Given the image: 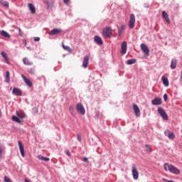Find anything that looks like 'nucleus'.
Masks as SVG:
<instances>
[{
    "instance_id": "1",
    "label": "nucleus",
    "mask_w": 182,
    "mask_h": 182,
    "mask_svg": "<svg viewBox=\"0 0 182 182\" xmlns=\"http://www.w3.org/2000/svg\"><path fill=\"white\" fill-rule=\"evenodd\" d=\"M164 168L165 171H169V173H171L172 174H178L180 173V169H178L177 167L173 164L167 163L164 164Z\"/></svg>"
},
{
    "instance_id": "2",
    "label": "nucleus",
    "mask_w": 182,
    "mask_h": 182,
    "mask_svg": "<svg viewBox=\"0 0 182 182\" xmlns=\"http://www.w3.org/2000/svg\"><path fill=\"white\" fill-rule=\"evenodd\" d=\"M112 28L105 27L102 30V36L103 38H110L112 36Z\"/></svg>"
},
{
    "instance_id": "3",
    "label": "nucleus",
    "mask_w": 182,
    "mask_h": 182,
    "mask_svg": "<svg viewBox=\"0 0 182 182\" xmlns=\"http://www.w3.org/2000/svg\"><path fill=\"white\" fill-rule=\"evenodd\" d=\"M158 112L162 117V119H164V120H168V115H167V113L166 112V110H164V109L159 107Z\"/></svg>"
},
{
    "instance_id": "4",
    "label": "nucleus",
    "mask_w": 182,
    "mask_h": 182,
    "mask_svg": "<svg viewBox=\"0 0 182 182\" xmlns=\"http://www.w3.org/2000/svg\"><path fill=\"white\" fill-rule=\"evenodd\" d=\"M132 173L134 180H137L139 178V170L137 169L136 165H132Z\"/></svg>"
},
{
    "instance_id": "5",
    "label": "nucleus",
    "mask_w": 182,
    "mask_h": 182,
    "mask_svg": "<svg viewBox=\"0 0 182 182\" xmlns=\"http://www.w3.org/2000/svg\"><path fill=\"white\" fill-rule=\"evenodd\" d=\"M136 23V16H134V14H132L129 17V26L131 29H133L134 28V25Z\"/></svg>"
},
{
    "instance_id": "6",
    "label": "nucleus",
    "mask_w": 182,
    "mask_h": 182,
    "mask_svg": "<svg viewBox=\"0 0 182 182\" xmlns=\"http://www.w3.org/2000/svg\"><path fill=\"white\" fill-rule=\"evenodd\" d=\"M141 50L144 53L145 56H149V54L150 53V50H149V47H147V45L145 43H141L140 46Z\"/></svg>"
},
{
    "instance_id": "7",
    "label": "nucleus",
    "mask_w": 182,
    "mask_h": 182,
    "mask_svg": "<svg viewBox=\"0 0 182 182\" xmlns=\"http://www.w3.org/2000/svg\"><path fill=\"white\" fill-rule=\"evenodd\" d=\"M77 111H78L80 114H85L86 113V110L85 109V107H83V105L82 103L79 102L77 104L76 107Z\"/></svg>"
},
{
    "instance_id": "8",
    "label": "nucleus",
    "mask_w": 182,
    "mask_h": 182,
    "mask_svg": "<svg viewBox=\"0 0 182 182\" xmlns=\"http://www.w3.org/2000/svg\"><path fill=\"white\" fill-rule=\"evenodd\" d=\"M132 109L135 116H136V117H140V108H139V106H137L136 104H134L132 105Z\"/></svg>"
},
{
    "instance_id": "9",
    "label": "nucleus",
    "mask_w": 182,
    "mask_h": 182,
    "mask_svg": "<svg viewBox=\"0 0 182 182\" xmlns=\"http://www.w3.org/2000/svg\"><path fill=\"white\" fill-rule=\"evenodd\" d=\"M62 29L60 28H54L51 30L48 33L49 35L55 36V35H60V33H62Z\"/></svg>"
},
{
    "instance_id": "10",
    "label": "nucleus",
    "mask_w": 182,
    "mask_h": 182,
    "mask_svg": "<svg viewBox=\"0 0 182 182\" xmlns=\"http://www.w3.org/2000/svg\"><path fill=\"white\" fill-rule=\"evenodd\" d=\"M18 143L21 155L23 157H25V149L23 148V144H22V142L21 141H18Z\"/></svg>"
},
{
    "instance_id": "11",
    "label": "nucleus",
    "mask_w": 182,
    "mask_h": 182,
    "mask_svg": "<svg viewBox=\"0 0 182 182\" xmlns=\"http://www.w3.org/2000/svg\"><path fill=\"white\" fill-rule=\"evenodd\" d=\"M121 48L122 55H126V52H127V43L126 41L122 42Z\"/></svg>"
},
{
    "instance_id": "12",
    "label": "nucleus",
    "mask_w": 182,
    "mask_h": 182,
    "mask_svg": "<svg viewBox=\"0 0 182 182\" xmlns=\"http://www.w3.org/2000/svg\"><path fill=\"white\" fill-rule=\"evenodd\" d=\"M22 79L24 80L25 83L29 87H32V81L29 80V78L26 77L25 75H21Z\"/></svg>"
},
{
    "instance_id": "13",
    "label": "nucleus",
    "mask_w": 182,
    "mask_h": 182,
    "mask_svg": "<svg viewBox=\"0 0 182 182\" xmlns=\"http://www.w3.org/2000/svg\"><path fill=\"white\" fill-rule=\"evenodd\" d=\"M12 93L15 95V96H22V90L21 89L14 87L12 90Z\"/></svg>"
},
{
    "instance_id": "14",
    "label": "nucleus",
    "mask_w": 182,
    "mask_h": 182,
    "mask_svg": "<svg viewBox=\"0 0 182 182\" xmlns=\"http://www.w3.org/2000/svg\"><path fill=\"white\" fill-rule=\"evenodd\" d=\"M23 63L26 66H32V65H33V63H32V61H31V60H29L28 58H23Z\"/></svg>"
},
{
    "instance_id": "15",
    "label": "nucleus",
    "mask_w": 182,
    "mask_h": 182,
    "mask_svg": "<svg viewBox=\"0 0 182 182\" xmlns=\"http://www.w3.org/2000/svg\"><path fill=\"white\" fill-rule=\"evenodd\" d=\"M151 104L154 105V106H159V105H161V98L160 97L155 98L151 101Z\"/></svg>"
},
{
    "instance_id": "16",
    "label": "nucleus",
    "mask_w": 182,
    "mask_h": 182,
    "mask_svg": "<svg viewBox=\"0 0 182 182\" xmlns=\"http://www.w3.org/2000/svg\"><path fill=\"white\" fill-rule=\"evenodd\" d=\"M28 9L31 11V14H36V8L35 7V6L33 4L29 3L28 4Z\"/></svg>"
},
{
    "instance_id": "17",
    "label": "nucleus",
    "mask_w": 182,
    "mask_h": 182,
    "mask_svg": "<svg viewBox=\"0 0 182 182\" xmlns=\"http://www.w3.org/2000/svg\"><path fill=\"white\" fill-rule=\"evenodd\" d=\"M87 65H89V55H85L82 62V66L86 68H87Z\"/></svg>"
},
{
    "instance_id": "18",
    "label": "nucleus",
    "mask_w": 182,
    "mask_h": 182,
    "mask_svg": "<svg viewBox=\"0 0 182 182\" xmlns=\"http://www.w3.org/2000/svg\"><path fill=\"white\" fill-rule=\"evenodd\" d=\"M162 16L164 19H165L166 22H167V23H170V18L168 17V15L166 11H162Z\"/></svg>"
},
{
    "instance_id": "19",
    "label": "nucleus",
    "mask_w": 182,
    "mask_h": 182,
    "mask_svg": "<svg viewBox=\"0 0 182 182\" xmlns=\"http://www.w3.org/2000/svg\"><path fill=\"white\" fill-rule=\"evenodd\" d=\"M161 79H162L163 85H164V86H166V87H168V86H169L168 79H167V77H166L164 76H162Z\"/></svg>"
},
{
    "instance_id": "20",
    "label": "nucleus",
    "mask_w": 182,
    "mask_h": 182,
    "mask_svg": "<svg viewBox=\"0 0 182 182\" xmlns=\"http://www.w3.org/2000/svg\"><path fill=\"white\" fill-rule=\"evenodd\" d=\"M95 41L96 43H97V45H103V41L102 40V38L98 36L95 37Z\"/></svg>"
},
{
    "instance_id": "21",
    "label": "nucleus",
    "mask_w": 182,
    "mask_h": 182,
    "mask_svg": "<svg viewBox=\"0 0 182 182\" xmlns=\"http://www.w3.org/2000/svg\"><path fill=\"white\" fill-rule=\"evenodd\" d=\"M176 67H177V59L173 58L171 62V68L176 69Z\"/></svg>"
},
{
    "instance_id": "22",
    "label": "nucleus",
    "mask_w": 182,
    "mask_h": 182,
    "mask_svg": "<svg viewBox=\"0 0 182 182\" xmlns=\"http://www.w3.org/2000/svg\"><path fill=\"white\" fill-rule=\"evenodd\" d=\"M124 29H126V25H122L119 27L118 31V36H121L122 33L124 31Z\"/></svg>"
},
{
    "instance_id": "23",
    "label": "nucleus",
    "mask_w": 182,
    "mask_h": 182,
    "mask_svg": "<svg viewBox=\"0 0 182 182\" xmlns=\"http://www.w3.org/2000/svg\"><path fill=\"white\" fill-rule=\"evenodd\" d=\"M0 35H1V36H4V38H11V35H9L8 33V32H6L4 30H2V31L0 30Z\"/></svg>"
},
{
    "instance_id": "24",
    "label": "nucleus",
    "mask_w": 182,
    "mask_h": 182,
    "mask_svg": "<svg viewBox=\"0 0 182 182\" xmlns=\"http://www.w3.org/2000/svg\"><path fill=\"white\" fill-rule=\"evenodd\" d=\"M1 56H3L4 59L5 60L6 63H7V65H9V58H8V55L6 54L5 52L2 51Z\"/></svg>"
},
{
    "instance_id": "25",
    "label": "nucleus",
    "mask_w": 182,
    "mask_h": 182,
    "mask_svg": "<svg viewBox=\"0 0 182 182\" xmlns=\"http://www.w3.org/2000/svg\"><path fill=\"white\" fill-rule=\"evenodd\" d=\"M37 157L39 160H41L42 161H49L50 160V159L43 156L41 155H38Z\"/></svg>"
},
{
    "instance_id": "26",
    "label": "nucleus",
    "mask_w": 182,
    "mask_h": 182,
    "mask_svg": "<svg viewBox=\"0 0 182 182\" xmlns=\"http://www.w3.org/2000/svg\"><path fill=\"white\" fill-rule=\"evenodd\" d=\"M0 4L5 6V8H9V3L5 0H0Z\"/></svg>"
},
{
    "instance_id": "27",
    "label": "nucleus",
    "mask_w": 182,
    "mask_h": 182,
    "mask_svg": "<svg viewBox=\"0 0 182 182\" xmlns=\"http://www.w3.org/2000/svg\"><path fill=\"white\" fill-rule=\"evenodd\" d=\"M12 120L14 122H16V123H22V122L21 121L20 119L18 118V117L16 116H12L11 117Z\"/></svg>"
},
{
    "instance_id": "28",
    "label": "nucleus",
    "mask_w": 182,
    "mask_h": 182,
    "mask_svg": "<svg viewBox=\"0 0 182 182\" xmlns=\"http://www.w3.org/2000/svg\"><path fill=\"white\" fill-rule=\"evenodd\" d=\"M63 48L65 49V50H67L68 52H70V53H72V48L68 46H65V44L63 43Z\"/></svg>"
},
{
    "instance_id": "29",
    "label": "nucleus",
    "mask_w": 182,
    "mask_h": 182,
    "mask_svg": "<svg viewBox=\"0 0 182 182\" xmlns=\"http://www.w3.org/2000/svg\"><path fill=\"white\" fill-rule=\"evenodd\" d=\"M10 73H9V71H6V82H7V83H9V82H10Z\"/></svg>"
},
{
    "instance_id": "30",
    "label": "nucleus",
    "mask_w": 182,
    "mask_h": 182,
    "mask_svg": "<svg viewBox=\"0 0 182 182\" xmlns=\"http://www.w3.org/2000/svg\"><path fill=\"white\" fill-rule=\"evenodd\" d=\"M136 62V59H130L127 60V65H133Z\"/></svg>"
},
{
    "instance_id": "31",
    "label": "nucleus",
    "mask_w": 182,
    "mask_h": 182,
    "mask_svg": "<svg viewBox=\"0 0 182 182\" xmlns=\"http://www.w3.org/2000/svg\"><path fill=\"white\" fill-rule=\"evenodd\" d=\"M145 147H146V151L147 153H151V147L149 145L146 144Z\"/></svg>"
},
{
    "instance_id": "32",
    "label": "nucleus",
    "mask_w": 182,
    "mask_h": 182,
    "mask_svg": "<svg viewBox=\"0 0 182 182\" xmlns=\"http://www.w3.org/2000/svg\"><path fill=\"white\" fill-rule=\"evenodd\" d=\"M17 116L20 118V119H24L25 117V113L23 112H18L17 114Z\"/></svg>"
},
{
    "instance_id": "33",
    "label": "nucleus",
    "mask_w": 182,
    "mask_h": 182,
    "mask_svg": "<svg viewBox=\"0 0 182 182\" xmlns=\"http://www.w3.org/2000/svg\"><path fill=\"white\" fill-rule=\"evenodd\" d=\"M168 137V139H171V140H173V139L176 138V135H174V133L171 132Z\"/></svg>"
},
{
    "instance_id": "34",
    "label": "nucleus",
    "mask_w": 182,
    "mask_h": 182,
    "mask_svg": "<svg viewBox=\"0 0 182 182\" xmlns=\"http://www.w3.org/2000/svg\"><path fill=\"white\" fill-rule=\"evenodd\" d=\"M5 150V147H2V146H1V145H0V159H1V157H2V154L4 153V151Z\"/></svg>"
},
{
    "instance_id": "35",
    "label": "nucleus",
    "mask_w": 182,
    "mask_h": 182,
    "mask_svg": "<svg viewBox=\"0 0 182 182\" xmlns=\"http://www.w3.org/2000/svg\"><path fill=\"white\" fill-rule=\"evenodd\" d=\"M69 110L72 114L73 113V110H75V107L73 105H70Z\"/></svg>"
},
{
    "instance_id": "36",
    "label": "nucleus",
    "mask_w": 182,
    "mask_h": 182,
    "mask_svg": "<svg viewBox=\"0 0 182 182\" xmlns=\"http://www.w3.org/2000/svg\"><path fill=\"white\" fill-rule=\"evenodd\" d=\"M171 132L169 131V130H166V131L164 132V134H165V136H166L167 137H168V136H170V134H171Z\"/></svg>"
},
{
    "instance_id": "37",
    "label": "nucleus",
    "mask_w": 182,
    "mask_h": 182,
    "mask_svg": "<svg viewBox=\"0 0 182 182\" xmlns=\"http://www.w3.org/2000/svg\"><path fill=\"white\" fill-rule=\"evenodd\" d=\"M4 181L5 182H12V181H11V178H9V177H8V176H4Z\"/></svg>"
},
{
    "instance_id": "38",
    "label": "nucleus",
    "mask_w": 182,
    "mask_h": 182,
    "mask_svg": "<svg viewBox=\"0 0 182 182\" xmlns=\"http://www.w3.org/2000/svg\"><path fill=\"white\" fill-rule=\"evenodd\" d=\"M28 73H30L31 75H33L35 73V69L30 68Z\"/></svg>"
},
{
    "instance_id": "39",
    "label": "nucleus",
    "mask_w": 182,
    "mask_h": 182,
    "mask_svg": "<svg viewBox=\"0 0 182 182\" xmlns=\"http://www.w3.org/2000/svg\"><path fill=\"white\" fill-rule=\"evenodd\" d=\"M77 138L79 141H82V136H80V134H77Z\"/></svg>"
},
{
    "instance_id": "40",
    "label": "nucleus",
    "mask_w": 182,
    "mask_h": 182,
    "mask_svg": "<svg viewBox=\"0 0 182 182\" xmlns=\"http://www.w3.org/2000/svg\"><path fill=\"white\" fill-rule=\"evenodd\" d=\"M33 40H34L35 42H39V41H41V38H39V37H35V38H33Z\"/></svg>"
},
{
    "instance_id": "41",
    "label": "nucleus",
    "mask_w": 182,
    "mask_h": 182,
    "mask_svg": "<svg viewBox=\"0 0 182 182\" xmlns=\"http://www.w3.org/2000/svg\"><path fill=\"white\" fill-rule=\"evenodd\" d=\"M64 4H65V5H68V4L70 2V0H63Z\"/></svg>"
},
{
    "instance_id": "42",
    "label": "nucleus",
    "mask_w": 182,
    "mask_h": 182,
    "mask_svg": "<svg viewBox=\"0 0 182 182\" xmlns=\"http://www.w3.org/2000/svg\"><path fill=\"white\" fill-rule=\"evenodd\" d=\"M167 97H168L167 94H164V100L165 102H167Z\"/></svg>"
},
{
    "instance_id": "43",
    "label": "nucleus",
    "mask_w": 182,
    "mask_h": 182,
    "mask_svg": "<svg viewBox=\"0 0 182 182\" xmlns=\"http://www.w3.org/2000/svg\"><path fill=\"white\" fill-rule=\"evenodd\" d=\"M83 161H85V163H87V161H89V159L84 157L83 158Z\"/></svg>"
},
{
    "instance_id": "44",
    "label": "nucleus",
    "mask_w": 182,
    "mask_h": 182,
    "mask_svg": "<svg viewBox=\"0 0 182 182\" xmlns=\"http://www.w3.org/2000/svg\"><path fill=\"white\" fill-rule=\"evenodd\" d=\"M43 2L46 4V5H49L48 0H44Z\"/></svg>"
},
{
    "instance_id": "45",
    "label": "nucleus",
    "mask_w": 182,
    "mask_h": 182,
    "mask_svg": "<svg viewBox=\"0 0 182 182\" xmlns=\"http://www.w3.org/2000/svg\"><path fill=\"white\" fill-rule=\"evenodd\" d=\"M18 32L20 36H22V31L21 30V28H19Z\"/></svg>"
},
{
    "instance_id": "46",
    "label": "nucleus",
    "mask_w": 182,
    "mask_h": 182,
    "mask_svg": "<svg viewBox=\"0 0 182 182\" xmlns=\"http://www.w3.org/2000/svg\"><path fill=\"white\" fill-rule=\"evenodd\" d=\"M66 154L70 156V152L69 151H66Z\"/></svg>"
},
{
    "instance_id": "47",
    "label": "nucleus",
    "mask_w": 182,
    "mask_h": 182,
    "mask_svg": "<svg viewBox=\"0 0 182 182\" xmlns=\"http://www.w3.org/2000/svg\"><path fill=\"white\" fill-rule=\"evenodd\" d=\"M1 114H2V112H1V109H0V116H1Z\"/></svg>"
},
{
    "instance_id": "48",
    "label": "nucleus",
    "mask_w": 182,
    "mask_h": 182,
    "mask_svg": "<svg viewBox=\"0 0 182 182\" xmlns=\"http://www.w3.org/2000/svg\"><path fill=\"white\" fill-rule=\"evenodd\" d=\"M146 8H149V6H147Z\"/></svg>"
}]
</instances>
